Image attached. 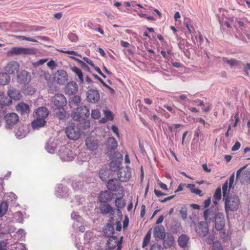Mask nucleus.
<instances>
[{"label":"nucleus","instance_id":"nucleus-54","mask_svg":"<svg viewBox=\"0 0 250 250\" xmlns=\"http://www.w3.org/2000/svg\"><path fill=\"white\" fill-rule=\"evenodd\" d=\"M111 129H112V131L115 134L116 136L117 137H119V132L118 127L116 126H115V125H112L111 126Z\"/></svg>","mask_w":250,"mask_h":250},{"label":"nucleus","instance_id":"nucleus-46","mask_svg":"<svg viewBox=\"0 0 250 250\" xmlns=\"http://www.w3.org/2000/svg\"><path fill=\"white\" fill-rule=\"evenodd\" d=\"M213 250H223L221 243L218 241H214L213 243Z\"/></svg>","mask_w":250,"mask_h":250},{"label":"nucleus","instance_id":"nucleus-64","mask_svg":"<svg viewBox=\"0 0 250 250\" xmlns=\"http://www.w3.org/2000/svg\"><path fill=\"white\" fill-rule=\"evenodd\" d=\"M46 59H41L37 61L36 63H35V64H36L38 65H41L44 63L46 62Z\"/></svg>","mask_w":250,"mask_h":250},{"label":"nucleus","instance_id":"nucleus-63","mask_svg":"<svg viewBox=\"0 0 250 250\" xmlns=\"http://www.w3.org/2000/svg\"><path fill=\"white\" fill-rule=\"evenodd\" d=\"M121 45L122 46L124 47H128L130 45V44L128 42L124 41H121Z\"/></svg>","mask_w":250,"mask_h":250},{"label":"nucleus","instance_id":"nucleus-21","mask_svg":"<svg viewBox=\"0 0 250 250\" xmlns=\"http://www.w3.org/2000/svg\"><path fill=\"white\" fill-rule=\"evenodd\" d=\"M189 238L186 234H183L179 237L178 242L180 247L185 248L188 243Z\"/></svg>","mask_w":250,"mask_h":250},{"label":"nucleus","instance_id":"nucleus-58","mask_svg":"<svg viewBox=\"0 0 250 250\" xmlns=\"http://www.w3.org/2000/svg\"><path fill=\"white\" fill-rule=\"evenodd\" d=\"M68 37L73 42H75L78 40V37L76 36V35L72 33L69 34L68 35Z\"/></svg>","mask_w":250,"mask_h":250},{"label":"nucleus","instance_id":"nucleus-34","mask_svg":"<svg viewBox=\"0 0 250 250\" xmlns=\"http://www.w3.org/2000/svg\"><path fill=\"white\" fill-rule=\"evenodd\" d=\"M174 240L172 235H168L164 240V245L165 247L169 248L174 244Z\"/></svg>","mask_w":250,"mask_h":250},{"label":"nucleus","instance_id":"nucleus-14","mask_svg":"<svg viewBox=\"0 0 250 250\" xmlns=\"http://www.w3.org/2000/svg\"><path fill=\"white\" fill-rule=\"evenodd\" d=\"M56 79L57 83L62 85L65 84L68 80L66 72L63 70H60L57 71Z\"/></svg>","mask_w":250,"mask_h":250},{"label":"nucleus","instance_id":"nucleus-7","mask_svg":"<svg viewBox=\"0 0 250 250\" xmlns=\"http://www.w3.org/2000/svg\"><path fill=\"white\" fill-rule=\"evenodd\" d=\"M122 237H121L120 240H118L117 238L115 236H112L109 238L107 241L108 249L112 250L115 248L117 247L116 250H120L122 248Z\"/></svg>","mask_w":250,"mask_h":250},{"label":"nucleus","instance_id":"nucleus-42","mask_svg":"<svg viewBox=\"0 0 250 250\" xmlns=\"http://www.w3.org/2000/svg\"><path fill=\"white\" fill-rule=\"evenodd\" d=\"M7 209V205L5 202H2L0 205V216L3 215Z\"/></svg>","mask_w":250,"mask_h":250},{"label":"nucleus","instance_id":"nucleus-53","mask_svg":"<svg viewBox=\"0 0 250 250\" xmlns=\"http://www.w3.org/2000/svg\"><path fill=\"white\" fill-rule=\"evenodd\" d=\"M241 144L239 142H237L235 143V144L231 148V150L233 151H235L237 150L240 147Z\"/></svg>","mask_w":250,"mask_h":250},{"label":"nucleus","instance_id":"nucleus-56","mask_svg":"<svg viewBox=\"0 0 250 250\" xmlns=\"http://www.w3.org/2000/svg\"><path fill=\"white\" fill-rule=\"evenodd\" d=\"M83 59L85 62H86L87 63L90 64L91 66L93 67L94 66V64L93 61L89 59L88 58L84 57Z\"/></svg>","mask_w":250,"mask_h":250},{"label":"nucleus","instance_id":"nucleus-28","mask_svg":"<svg viewBox=\"0 0 250 250\" xmlns=\"http://www.w3.org/2000/svg\"><path fill=\"white\" fill-rule=\"evenodd\" d=\"M10 80L9 76L6 73H0V85H6Z\"/></svg>","mask_w":250,"mask_h":250},{"label":"nucleus","instance_id":"nucleus-49","mask_svg":"<svg viewBox=\"0 0 250 250\" xmlns=\"http://www.w3.org/2000/svg\"><path fill=\"white\" fill-rule=\"evenodd\" d=\"M150 250H164L161 245L154 244L151 247Z\"/></svg>","mask_w":250,"mask_h":250},{"label":"nucleus","instance_id":"nucleus-31","mask_svg":"<svg viewBox=\"0 0 250 250\" xmlns=\"http://www.w3.org/2000/svg\"><path fill=\"white\" fill-rule=\"evenodd\" d=\"M8 54L19 55L23 54V47H14L8 52Z\"/></svg>","mask_w":250,"mask_h":250},{"label":"nucleus","instance_id":"nucleus-43","mask_svg":"<svg viewBox=\"0 0 250 250\" xmlns=\"http://www.w3.org/2000/svg\"><path fill=\"white\" fill-rule=\"evenodd\" d=\"M91 115L94 119H98L101 116V113L98 109H93L91 111Z\"/></svg>","mask_w":250,"mask_h":250},{"label":"nucleus","instance_id":"nucleus-24","mask_svg":"<svg viewBox=\"0 0 250 250\" xmlns=\"http://www.w3.org/2000/svg\"><path fill=\"white\" fill-rule=\"evenodd\" d=\"M85 145L90 150H96L98 147L97 143L91 138H87L85 140Z\"/></svg>","mask_w":250,"mask_h":250},{"label":"nucleus","instance_id":"nucleus-10","mask_svg":"<svg viewBox=\"0 0 250 250\" xmlns=\"http://www.w3.org/2000/svg\"><path fill=\"white\" fill-rule=\"evenodd\" d=\"M53 102L57 107H62L66 105L67 100L63 94H57L53 97Z\"/></svg>","mask_w":250,"mask_h":250},{"label":"nucleus","instance_id":"nucleus-5","mask_svg":"<svg viewBox=\"0 0 250 250\" xmlns=\"http://www.w3.org/2000/svg\"><path fill=\"white\" fill-rule=\"evenodd\" d=\"M118 178L121 182L128 181L131 176L130 168L126 166L125 167L120 168L117 173Z\"/></svg>","mask_w":250,"mask_h":250},{"label":"nucleus","instance_id":"nucleus-11","mask_svg":"<svg viewBox=\"0 0 250 250\" xmlns=\"http://www.w3.org/2000/svg\"><path fill=\"white\" fill-rule=\"evenodd\" d=\"M31 79L30 73L26 70H22L17 75V81L20 83H28Z\"/></svg>","mask_w":250,"mask_h":250},{"label":"nucleus","instance_id":"nucleus-47","mask_svg":"<svg viewBox=\"0 0 250 250\" xmlns=\"http://www.w3.org/2000/svg\"><path fill=\"white\" fill-rule=\"evenodd\" d=\"M214 239V235L213 233H209L208 235V236L206 239V241L207 243L208 244H211L212 243H213V241Z\"/></svg>","mask_w":250,"mask_h":250},{"label":"nucleus","instance_id":"nucleus-2","mask_svg":"<svg viewBox=\"0 0 250 250\" xmlns=\"http://www.w3.org/2000/svg\"><path fill=\"white\" fill-rule=\"evenodd\" d=\"M66 136L72 140H78L81 135V131L79 126L74 123H71L65 129Z\"/></svg>","mask_w":250,"mask_h":250},{"label":"nucleus","instance_id":"nucleus-52","mask_svg":"<svg viewBox=\"0 0 250 250\" xmlns=\"http://www.w3.org/2000/svg\"><path fill=\"white\" fill-rule=\"evenodd\" d=\"M234 174H232L229 177L228 181V184L229 185V188H230L232 186V184L234 182Z\"/></svg>","mask_w":250,"mask_h":250},{"label":"nucleus","instance_id":"nucleus-12","mask_svg":"<svg viewBox=\"0 0 250 250\" xmlns=\"http://www.w3.org/2000/svg\"><path fill=\"white\" fill-rule=\"evenodd\" d=\"M165 229L162 225H158L154 227L153 236L156 240H161L165 238Z\"/></svg>","mask_w":250,"mask_h":250},{"label":"nucleus","instance_id":"nucleus-22","mask_svg":"<svg viewBox=\"0 0 250 250\" xmlns=\"http://www.w3.org/2000/svg\"><path fill=\"white\" fill-rule=\"evenodd\" d=\"M101 212L104 214H113L114 210L113 208L108 204H104L100 207Z\"/></svg>","mask_w":250,"mask_h":250},{"label":"nucleus","instance_id":"nucleus-8","mask_svg":"<svg viewBox=\"0 0 250 250\" xmlns=\"http://www.w3.org/2000/svg\"><path fill=\"white\" fill-rule=\"evenodd\" d=\"M216 207H211L210 208L204 210V219L207 220L213 221L218 217V213H216Z\"/></svg>","mask_w":250,"mask_h":250},{"label":"nucleus","instance_id":"nucleus-25","mask_svg":"<svg viewBox=\"0 0 250 250\" xmlns=\"http://www.w3.org/2000/svg\"><path fill=\"white\" fill-rule=\"evenodd\" d=\"M107 147L109 150H114L116 149L118 143L116 139L113 137H109L107 141Z\"/></svg>","mask_w":250,"mask_h":250},{"label":"nucleus","instance_id":"nucleus-38","mask_svg":"<svg viewBox=\"0 0 250 250\" xmlns=\"http://www.w3.org/2000/svg\"><path fill=\"white\" fill-rule=\"evenodd\" d=\"M120 166V162L116 160H113L110 164V169L112 171H115L118 169Z\"/></svg>","mask_w":250,"mask_h":250},{"label":"nucleus","instance_id":"nucleus-16","mask_svg":"<svg viewBox=\"0 0 250 250\" xmlns=\"http://www.w3.org/2000/svg\"><path fill=\"white\" fill-rule=\"evenodd\" d=\"M112 198V194L107 190L102 191L98 196V199L100 202L107 203L110 202Z\"/></svg>","mask_w":250,"mask_h":250},{"label":"nucleus","instance_id":"nucleus-9","mask_svg":"<svg viewBox=\"0 0 250 250\" xmlns=\"http://www.w3.org/2000/svg\"><path fill=\"white\" fill-rule=\"evenodd\" d=\"M86 97L89 102L95 104L99 101L100 95L97 90L91 89L87 91Z\"/></svg>","mask_w":250,"mask_h":250},{"label":"nucleus","instance_id":"nucleus-26","mask_svg":"<svg viewBox=\"0 0 250 250\" xmlns=\"http://www.w3.org/2000/svg\"><path fill=\"white\" fill-rule=\"evenodd\" d=\"M11 103V98L5 96L3 92H0V104L1 105H9Z\"/></svg>","mask_w":250,"mask_h":250},{"label":"nucleus","instance_id":"nucleus-48","mask_svg":"<svg viewBox=\"0 0 250 250\" xmlns=\"http://www.w3.org/2000/svg\"><path fill=\"white\" fill-rule=\"evenodd\" d=\"M18 38L21 40H23V41H30V42H38V41L34 39H33L31 38H29V37H26L23 36H18Z\"/></svg>","mask_w":250,"mask_h":250},{"label":"nucleus","instance_id":"nucleus-57","mask_svg":"<svg viewBox=\"0 0 250 250\" xmlns=\"http://www.w3.org/2000/svg\"><path fill=\"white\" fill-rule=\"evenodd\" d=\"M186 26L190 33L193 32L194 30V27L189 23L187 22Z\"/></svg>","mask_w":250,"mask_h":250},{"label":"nucleus","instance_id":"nucleus-50","mask_svg":"<svg viewBox=\"0 0 250 250\" xmlns=\"http://www.w3.org/2000/svg\"><path fill=\"white\" fill-rule=\"evenodd\" d=\"M180 214L181 216V217L183 219H186L187 218L188 216V213L187 211L185 209H181L180 211Z\"/></svg>","mask_w":250,"mask_h":250},{"label":"nucleus","instance_id":"nucleus-41","mask_svg":"<svg viewBox=\"0 0 250 250\" xmlns=\"http://www.w3.org/2000/svg\"><path fill=\"white\" fill-rule=\"evenodd\" d=\"M36 51L34 48H24L23 47V54L24 55H35Z\"/></svg>","mask_w":250,"mask_h":250},{"label":"nucleus","instance_id":"nucleus-36","mask_svg":"<svg viewBox=\"0 0 250 250\" xmlns=\"http://www.w3.org/2000/svg\"><path fill=\"white\" fill-rule=\"evenodd\" d=\"M230 188H229V185L228 184V181L227 180L222 186L223 190V198L226 197L227 196H229Z\"/></svg>","mask_w":250,"mask_h":250},{"label":"nucleus","instance_id":"nucleus-33","mask_svg":"<svg viewBox=\"0 0 250 250\" xmlns=\"http://www.w3.org/2000/svg\"><path fill=\"white\" fill-rule=\"evenodd\" d=\"M186 187L190 189L191 193L196 194L199 196H202V190L196 188L195 185L194 184H187L186 185Z\"/></svg>","mask_w":250,"mask_h":250},{"label":"nucleus","instance_id":"nucleus-35","mask_svg":"<svg viewBox=\"0 0 250 250\" xmlns=\"http://www.w3.org/2000/svg\"><path fill=\"white\" fill-rule=\"evenodd\" d=\"M72 71L78 76L80 82L83 83L84 80L82 70L78 67L74 66L72 68Z\"/></svg>","mask_w":250,"mask_h":250},{"label":"nucleus","instance_id":"nucleus-40","mask_svg":"<svg viewBox=\"0 0 250 250\" xmlns=\"http://www.w3.org/2000/svg\"><path fill=\"white\" fill-rule=\"evenodd\" d=\"M81 102V97L80 96H75L72 99L71 101L70 102V103L72 106H77L80 104Z\"/></svg>","mask_w":250,"mask_h":250},{"label":"nucleus","instance_id":"nucleus-4","mask_svg":"<svg viewBox=\"0 0 250 250\" xmlns=\"http://www.w3.org/2000/svg\"><path fill=\"white\" fill-rule=\"evenodd\" d=\"M106 187L109 190L117 192L119 194L124 196V188L117 179H109L107 183Z\"/></svg>","mask_w":250,"mask_h":250},{"label":"nucleus","instance_id":"nucleus-37","mask_svg":"<svg viewBox=\"0 0 250 250\" xmlns=\"http://www.w3.org/2000/svg\"><path fill=\"white\" fill-rule=\"evenodd\" d=\"M151 229H150L147 232V233H146V235L145 237L144 238L143 245H142V247L143 248H145L149 244V243L150 242V238H151Z\"/></svg>","mask_w":250,"mask_h":250},{"label":"nucleus","instance_id":"nucleus-61","mask_svg":"<svg viewBox=\"0 0 250 250\" xmlns=\"http://www.w3.org/2000/svg\"><path fill=\"white\" fill-rule=\"evenodd\" d=\"M146 213V206L144 205H143L141 206V216L143 217L145 216Z\"/></svg>","mask_w":250,"mask_h":250},{"label":"nucleus","instance_id":"nucleus-44","mask_svg":"<svg viewBox=\"0 0 250 250\" xmlns=\"http://www.w3.org/2000/svg\"><path fill=\"white\" fill-rule=\"evenodd\" d=\"M73 58L75 60H76L79 63V64H80V65L83 69H84L86 70H87V71L89 70V68L88 67V66H87V65L85 63V62H84L81 61L77 58Z\"/></svg>","mask_w":250,"mask_h":250},{"label":"nucleus","instance_id":"nucleus-60","mask_svg":"<svg viewBox=\"0 0 250 250\" xmlns=\"http://www.w3.org/2000/svg\"><path fill=\"white\" fill-rule=\"evenodd\" d=\"M186 185H186L185 184H180L178 186V188L175 190V192L176 193V192L182 191L183 190V187L185 186H186Z\"/></svg>","mask_w":250,"mask_h":250},{"label":"nucleus","instance_id":"nucleus-19","mask_svg":"<svg viewBox=\"0 0 250 250\" xmlns=\"http://www.w3.org/2000/svg\"><path fill=\"white\" fill-rule=\"evenodd\" d=\"M49 114V111L46 107H42L38 108L36 112V117L45 120Z\"/></svg>","mask_w":250,"mask_h":250},{"label":"nucleus","instance_id":"nucleus-51","mask_svg":"<svg viewBox=\"0 0 250 250\" xmlns=\"http://www.w3.org/2000/svg\"><path fill=\"white\" fill-rule=\"evenodd\" d=\"M99 177L103 181H106V173L104 171H100Z\"/></svg>","mask_w":250,"mask_h":250},{"label":"nucleus","instance_id":"nucleus-15","mask_svg":"<svg viewBox=\"0 0 250 250\" xmlns=\"http://www.w3.org/2000/svg\"><path fill=\"white\" fill-rule=\"evenodd\" d=\"M78 84L75 82H70L65 86L64 91L69 95H75L78 92Z\"/></svg>","mask_w":250,"mask_h":250},{"label":"nucleus","instance_id":"nucleus-30","mask_svg":"<svg viewBox=\"0 0 250 250\" xmlns=\"http://www.w3.org/2000/svg\"><path fill=\"white\" fill-rule=\"evenodd\" d=\"M56 115L61 120L63 119L65 117V111L62 107H57L55 110Z\"/></svg>","mask_w":250,"mask_h":250},{"label":"nucleus","instance_id":"nucleus-20","mask_svg":"<svg viewBox=\"0 0 250 250\" xmlns=\"http://www.w3.org/2000/svg\"><path fill=\"white\" fill-rule=\"evenodd\" d=\"M16 110L21 115H26L29 112V106L23 103H21L16 106Z\"/></svg>","mask_w":250,"mask_h":250},{"label":"nucleus","instance_id":"nucleus-3","mask_svg":"<svg viewBox=\"0 0 250 250\" xmlns=\"http://www.w3.org/2000/svg\"><path fill=\"white\" fill-rule=\"evenodd\" d=\"M90 114L89 108L85 106H81L77 107L72 112L71 117L73 120L78 121L81 118L85 119L88 117Z\"/></svg>","mask_w":250,"mask_h":250},{"label":"nucleus","instance_id":"nucleus-59","mask_svg":"<svg viewBox=\"0 0 250 250\" xmlns=\"http://www.w3.org/2000/svg\"><path fill=\"white\" fill-rule=\"evenodd\" d=\"M154 193H155V195L157 197H160L161 196L166 195V194L164 193L161 191L156 190V189L154 190Z\"/></svg>","mask_w":250,"mask_h":250},{"label":"nucleus","instance_id":"nucleus-45","mask_svg":"<svg viewBox=\"0 0 250 250\" xmlns=\"http://www.w3.org/2000/svg\"><path fill=\"white\" fill-rule=\"evenodd\" d=\"M104 114L107 120L112 121L113 120L114 117L112 113L109 110H104Z\"/></svg>","mask_w":250,"mask_h":250},{"label":"nucleus","instance_id":"nucleus-55","mask_svg":"<svg viewBox=\"0 0 250 250\" xmlns=\"http://www.w3.org/2000/svg\"><path fill=\"white\" fill-rule=\"evenodd\" d=\"M61 52H62L64 53H66L67 54H70V55H74L75 56H78V54L77 52L74 51H63V50H60Z\"/></svg>","mask_w":250,"mask_h":250},{"label":"nucleus","instance_id":"nucleus-13","mask_svg":"<svg viewBox=\"0 0 250 250\" xmlns=\"http://www.w3.org/2000/svg\"><path fill=\"white\" fill-rule=\"evenodd\" d=\"M6 123L7 125L12 126L18 123L19 118L16 113H10L6 114L4 116Z\"/></svg>","mask_w":250,"mask_h":250},{"label":"nucleus","instance_id":"nucleus-23","mask_svg":"<svg viewBox=\"0 0 250 250\" xmlns=\"http://www.w3.org/2000/svg\"><path fill=\"white\" fill-rule=\"evenodd\" d=\"M46 123L45 120H43V119L36 118V119L32 122L31 125L33 128L36 129L44 126Z\"/></svg>","mask_w":250,"mask_h":250},{"label":"nucleus","instance_id":"nucleus-27","mask_svg":"<svg viewBox=\"0 0 250 250\" xmlns=\"http://www.w3.org/2000/svg\"><path fill=\"white\" fill-rule=\"evenodd\" d=\"M114 232V228L110 225L107 224L104 229V235L107 237H112Z\"/></svg>","mask_w":250,"mask_h":250},{"label":"nucleus","instance_id":"nucleus-32","mask_svg":"<svg viewBox=\"0 0 250 250\" xmlns=\"http://www.w3.org/2000/svg\"><path fill=\"white\" fill-rule=\"evenodd\" d=\"M123 196L122 195L121 197L116 198L115 200V205L119 209L124 208L125 205V201L123 199Z\"/></svg>","mask_w":250,"mask_h":250},{"label":"nucleus","instance_id":"nucleus-6","mask_svg":"<svg viewBox=\"0 0 250 250\" xmlns=\"http://www.w3.org/2000/svg\"><path fill=\"white\" fill-rule=\"evenodd\" d=\"M20 69V64L15 61H11L8 62L4 68L6 73L9 74H13L17 73Z\"/></svg>","mask_w":250,"mask_h":250},{"label":"nucleus","instance_id":"nucleus-29","mask_svg":"<svg viewBox=\"0 0 250 250\" xmlns=\"http://www.w3.org/2000/svg\"><path fill=\"white\" fill-rule=\"evenodd\" d=\"M221 198V189L220 188H218L214 194L213 202L216 206L218 204V201L220 200Z\"/></svg>","mask_w":250,"mask_h":250},{"label":"nucleus","instance_id":"nucleus-62","mask_svg":"<svg viewBox=\"0 0 250 250\" xmlns=\"http://www.w3.org/2000/svg\"><path fill=\"white\" fill-rule=\"evenodd\" d=\"M21 128H19L18 131L16 132V134L18 137L22 138L25 136V133H22L21 132Z\"/></svg>","mask_w":250,"mask_h":250},{"label":"nucleus","instance_id":"nucleus-18","mask_svg":"<svg viewBox=\"0 0 250 250\" xmlns=\"http://www.w3.org/2000/svg\"><path fill=\"white\" fill-rule=\"evenodd\" d=\"M8 95L9 97L14 100H20L21 98V94L20 91L14 88H11L8 90Z\"/></svg>","mask_w":250,"mask_h":250},{"label":"nucleus","instance_id":"nucleus-39","mask_svg":"<svg viewBox=\"0 0 250 250\" xmlns=\"http://www.w3.org/2000/svg\"><path fill=\"white\" fill-rule=\"evenodd\" d=\"M223 62L228 64L231 67L237 64V61L234 59L228 60L227 58L223 57L222 59Z\"/></svg>","mask_w":250,"mask_h":250},{"label":"nucleus","instance_id":"nucleus-17","mask_svg":"<svg viewBox=\"0 0 250 250\" xmlns=\"http://www.w3.org/2000/svg\"><path fill=\"white\" fill-rule=\"evenodd\" d=\"M215 227L218 230L223 229L225 227L224 216L222 213L218 212V217L214 220Z\"/></svg>","mask_w":250,"mask_h":250},{"label":"nucleus","instance_id":"nucleus-1","mask_svg":"<svg viewBox=\"0 0 250 250\" xmlns=\"http://www.w3.org/2000/svg\"><path fill=\"white\" fill-rule=\"evenodd\" d=\"M225 202V209L226 213L229 211H236L240 206V199L237 196H227L223 198Z\"/></svg>","mask_w":250,"mask_h":250}]
</instances>
